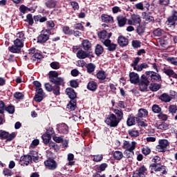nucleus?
I'll use <instances>...</instances> for the list:
<instances>
[{
	"mask_svg": "<svg viewBox=\"0 0 177 177\" xmlns=\"http://www.w3.org/2000/svg\"><path fill=\"white\" fill-rule=\"evenodd\" d=\"M48 81L53 84L46 83L44 84L46 91L47 92H53L55 96H60V86H64L66 82L64 78L59 77V73L56 71H50L48 74Z\"/></svg>",
	"mask_w": 177,
	"mask_h": 177,
	"instance_id": "nucleus-1",
	"label": "nucleus"
},
{
	"mask_svg": "<svg viewBox=\"0 0 177 177\" xmlns=\"http://www.w3.org/2000/svg\"><path fill=\"white\" fill-rule=\"evenodd\" d=\"M65 92L69 99H71V101L66 106V109H68L71 111H74L77 107V100H75L77 99V93H75V91L71 87L67 88Z\"/></svg>",
	"mask_w": 177,
	"mask_h": 177,
	"instance_id": "nucleus-2",
	"label": "nucleus"
},
{
	"mask_svg": "<svg viewBox=\"0 0 177 177\" xmlns=\"http://www.w3.org/2000/svg\"><path fill=\"white\" fill-rule=\"evenodd\" d=\"M105 124L110 128H117L120 122L117 120V116L114 113H110L104 120Z\"/></svg>",
	"mask_w": 177,
	"mask_h": 177,
	"instance_id": "nucleus-3",
	"label": "nucleus"
},
{
	"mask_svg": "<svg viewBox=\"0 0 177 177\" xmlns=\"http://www.w3.org/2000/svg\"><path fill=\"white\" fill-rule=\"evenodd\" d=\"M24 46V41L17 38L14 41V45L10 47H8V50L11 53H20L21 52V48Z\"/></svg>",
	"mask_w": 177,
	"mask_h": 177,
	"instance_id": "nucleus-4",
	"label": "nucleus"
},
{
	"mask_svg": "<svg viewBox=\"0 0 177 177\" xmlns=\"http://www.w3.org/2000/svg\"><path fill=\"white\" fill-rule=\"evenodd\" d=\"M158 161H161V158L159 156H155L152 159V162L153 163L151 164L149 166L151 171L153 169L155 172H160L162 168H165V166L161 165V163L158 162Z\"/></svg>",
	"mask_w": 177,
	"mask_h": 177,
	"instance_id": "nucleus-5",
	"label": "nucleus"
},
{
	"mask_svg": "<svg viewBox=\"0 0 177 177\" xmlns=\"http://www.w3.org/2000/svg\"><path fill=\"white\" fill-rule=\"evenodd\" d=\"M139 86L140 91L141 92H147V87L150 84V81L149 80V77L146 76V75H142L141 76V79L139 80L138 83Z\"/></svg>",
	"mask_w": 177,
	"mask_h": 177,
	"instance_id": "nucleus-6",
	"label": "nucleus"
},
{
	"mask_svg": "<svg viewBox=\"0 0 177 177\" xmlns=\"http://www.w3.org/2000/svg\"><path fill=\"white\" fill-rule=\"evenodd\" d=\"M169 146V142L167 139H161L158 141V145L156 146V151L158 153H165L167 147Z\"/></svg>",
	"mask_w": 177,
	"mask_h": 177,
	"instance_id": "nucleus-7",
	"label": "nucleus"
},
{
	"mask_svg": "<svg viewBox=\"0 0 177 177\" xmlns=\"http://www.w3.org/2000/svg\"><path fill=\"white\" fill-rule=\"evenodd\" d=\"M176 21H177V11L176 10H173L171 11V16L167 18L166 21V24L169 26V27H176Z\"/></svg>",
	"mask_w": 177,
	"mask_h": 177,
	"instance_id": "nucleus-8",
	"label": "nucleus"
},
{
	"mask_svg": "<svg viewBox=\"0 0 177 177\" xmlns=\"http://www.w3.org/2000/svg\"><path fill=\"white\" fill-rule=\"evenodd\" d=\"M145 75L149 81L150 80L152 82H156V81L160 82L161 81V75L154 71H146Z\"/></svg>",
	"mask_w": 177,
	"mask_h": 177,
	"instance_id": "nucleus-9",
	"label": "nucleus"
},
{
	"mask_svg": "<svg viewBox=\"0 0 177 177\" xmlns=\"http://www.w3.org/2000/svg\"><path fill=\"white\" fill-rule=\"evenodd\" d=\"M16 138V133L12 132L11 134H9V132L5 131L3 130H0V139L2 140L6 139L8 142L13 140Z\"/></svg>",
	"mask_w": 177,
	"mask_h": 177,
	"instance_id": "nucleus-10",
	"label": "nucleus"
},
{
	"mask_svg": "<svg viewBox=\"0 0 177 177\" xmlns=\"http://www.w3.org/2000/svg\"><path fill=\"white\" fill-rule=\"evenodd\" d=\"M133 9H137L138 10H145L147 9V11L150 10V3L147 1H144L135 4Z\"/></svg>",
	"mask_w": 177,
	"mask_h": 177,
	"instance_id": "nucleus-11",
	"label": "nucleus"
},
{
	"mask_svg": "<svg viewBox=\"0 0 177 177\" xmlns=\"http://www.w3.org/2000/svg\"><path fill=\"white\" fill-rule=\"evenodd\" d=\"M35 95L33 98V100L36 102L37 103H41L44 99H45V92H44V89L39 88L37 90H35Z\"/></svg>",
	"mask_w": 177,
	"mask_h": 177,
	"instance_id": "nucleus-12",
	"label": "nucleus"
},
{
	"mask_svg": "<svg viewBox=\"0 0 177 177\" xmlns=\"http://www.w3.org/2000/svg\"><path fill=\"white\" fill-rule=\"evenodd\" d=\"M44 165L50 171H55L57 168V162L56 160L52 158H48L47 160L44 161Z\"/></svg>",
	"mask_w": 177,
	"mask_h": 177,
	"instance_id": "nucleus-13",
	"label": "nucleus"
},
{
	"mask_svg": "<svg viewBox=\"0 0 177 177\" xmlns=\"http://www.w3.org/2000/svg\"><path fill=\"white\" fill-rule=\"evenodd\" d=\"M57 131L58 133L62 135H67L70 131L68 126L66 123H61L57 124Z\"/></svg>",
	"mask_w": 177,
	"mask_h": 177,
	"instance_id": "nucleus-14",
	"label": "nucleus"
},
{
	"mask_svg": "<svg viewBox=\"0 0 177 177\" xmlns=\"http://www.w3.org/2000/svg\"><path fill=\"white\" fill-rule=\"evenodd\" d=\"M148 115L149 111H147V109H145L143 108L140 109L136 115V122H139L140 120H142V118H146Z\"/></svg>",
	"mask_w": 177,
	"mask_h": 177,
	"instance_id": "nucleus-15",
	"label": "nucleus"
},
{
	"mask_svg": "<svg viewBox=\"0 0 177 177\" xmlns=\"http://www.w3.org/2000/svg\"><path fill=\"white\" fill-rule=\"evenodd\" d=\"M174 94H171V97L168 95L167 93H162L160 97V100H162V102H165V103H169L172 99H175V95H176V93L175 91L173 92Z\"/></svg>",
	"mask_w": 177,
	"mask_h": 177,
	"instance_id": "nucleus-16",
	"label": "nucleus"
},
{
	"mask_svg": "<svg viewBox=\"0 0 177 177\" xmlns=\"http://www.w3.org/2000/svg\"><path fill=\"white\" fill-rule=\"evenodd\" d=\"M103 44L106 48H108V50L109 52H114V50L117 49V44L111 43V40H110V39H105L103 41Z\"/></svg>",
	"mask_w": 177,
	"mask_h": 177,
	"instance_id": "nucleus-17",
	"label": "nucleus"
},
{
	"mask_svg": "<svg viewBox=\"0 0 177 177\" xmlns=\"http://www.w3.org/2000/svg\"><path fill=\"white\" fill-rule=\"evenodd\" d=\"M118 44L121 48H125V46H128L129 39L125 37V36L120 35L118 38Z\"/></svg>",
	"mask_w": 177,
	"mask_h": 177,
	"instance_id": "nucleus-18",
	"label": "nucleus"
},
{
	"mask_svg": "<svg viewBox=\"0 0 177 177\" xmlns=\"http://www.w3.org/2000/svg\"><path fill=\"white\" fill-rule=\"evenodd\" d=\"M129 77L131 84H133L134 85L138 84L139 81L140 80V79L139 78V74L135 72H130Z\"/></svg>",
	"mask_w": 177,
	"mask_h": 177,
	"instance_id": "nucleus-19",
	"label": "nucleus"
},
{
	"mask_svg": "<svg viewBox=\"0 0 177 177\" xmlns=\"http://www.w3.org/2000/svg\"><path fill=\"white\" fill-rule=\"evenodd\" d=\"M101 20L102 23H106V24H113L114 23V17L107 14H102L101 15Z\"/></svg>",
	"mask_w": 177,
	"mask_h": 177,
	"instance_id": "nucleus-20",
	"label": "nucleus"
},
{
	"mask_svg": "<svg viewBox=\"0 0 177 177\" xmlns=\"http://www.w3.org/2000/svg\"><path fill=\"white\" fill-rule=\"evenodd\" d=\"M111 35H113V33H108L107 30H102L100 32H97V36L100 39H105L106 38H107L106 39H110V38H111Z\"/></svg>",
	"mask_w": 177,
	"mask_h": 177,
	"instance_id": "nucleus-21",
	"label": "nucleus"
},
{
	"mask_svg": "<svg viewBox=\"0 0 177 177\" xmlns=\"http://www.w3.org/2000/svg\"><path fill=\"white\" fill-rule=\"evenodd\" d=\"M55 21L52 20L46 21V29L44 30L47 34H52V30H55Z\"/></svg>",
	"mask_w": 177,
	"mask_h": 177,
	"instance_id": "nucleus-22",
	"label": "nucleus"
},
{
	"mask_svg": "<svg viewBox=\"0 0 177 177\" xmlns=\"http://www.w3.org/2000/svg\"><path fill=\"white\" fill-rule=\"evenodd\" d=\"M116 20L118 21V27H125L128 19H127V17H124L123 15H118L116 17Z\"/></svg>",
	"mask_w": 177,
	"mask_h": 177,
	"instance_id": "nucleus-23",
	"label": "nucleus"
},
{
	"mask_svg": "<svg viewBox=\"0 0 177 177\" xmlns=\"http://www.w3.org/2000/svg\"><path fill=\"white\" fill-rule=\"evenodd\" d=\"M50 36L48 34L41 33L37 37V44H46V41L49 39Z\"/></svg>",
	"mask_w": 177,
	"mask_h": 177,
	"instance_id": "nucleus-24",
	"label": "nucleus"
},
{
	"mask_svg": "<svg viewBox=\"0 0 177 177\" xmlns=\"http://www.w3.org/2000/svg\"><path fill=\"white\" fill-rule=\"evenodd\" d=\"M44 5L48 9H54L57 5V1L56 0H45Z\"/></svg>",
	"mask_w": 177,
	"mask_h": 177,
	"instance_id": "nucleus-25",
	"label": "nucleus"
},
{
	"mask_svg": "<svg viewBox=\"0 0 177 177\" xmlns=\"http://www.w3.org/2000/svg\"><path fill=\"white\" fill-rule=\"evenodd\" d=\"M136 124V116L135 117L133 114H131L128 115L127 120V127H133Z\"/></svg>",
	"mask_w": 177,
	"mask_h": 177,
	"instance_id": "nucleus-26",
	"label": "nucleus"
},
{
	"mask_svg": "<svg viewBox=\"0 0 177 177\" xmlns=\"http://www.w3.org/2000/svg\"><path fill=\"white\" fill-rule=\"evenodd\" d=\"M47 20H48V17H42V15H41L33 16V21H35L36 24H38V21H39V23H45V21H47Z\"/></svg>",
	"mask_w": 177,
	"mask_h": 177,
	"instance_id": "nucleus-27",
	"label": "nucleus"
},
{
	"mask_svg": "<svg viewBox=\"0 0 177 177\" xmlns=\"http://www.w3.org/2000/svg\"><path fill=\"white\" fill-rule=\"evenodd\" d=\"M20 161L23 162L25 165H28L32 161V157L31 155H24L21 157Z\"/></svg>",
	"mask_w": 177,
	"mask_h": 177,
	"instance_id": "nucleus-28",
	"label": "nucleus"
},
{
	"mask_svg": "<svg viewBox=\"0 0 177 177\" xmlns=\"http://www.w3.org/2000/svg\"><path fill=\"white\" fill-rule=\"evenodd\" d=\"M41 139L44 145L48 146L50 142H52V140H50V139H52V136H50V134H48V133H46L41 136Z\"/></svg>",
	"mask_w": 177,
	"mask_h": 177,
	"instance_id": "nucleus-29",
	"label": "nucleus"
},
{
	"mask_svg": "<svg viewBox=\"0 0 177 177\" xmlns=\"http://www.w3.org/2000/svg\"><path fill=\"white\" fill-rule=\"evenodd\" d=\"M44 59V55L41 53V51L37 50L35 55L30 58L32 62H39Z\"/></svg>",
	"mask_w": 177,
	"mask_h": 177,
	"instance_id": "nucleus-30",
	"label": "nucleus"
},
{
	"mask_svg": "<svg viewBox=\"0 0 177 177\" xmlns=\"http://www.w3.org/2000/svg\"><path fill=\"white\" fill-rule=\"evenodd\" d=\"M113 113L115 114L117 120L119 121H122L124 120V112L122 109H114Z\"/></svg>",
	"mask_w": 177,
	"mask_h": 177,
	"instance_id": "nucleus-31",
	"label": "nucleus"
},
{
	"mask_svg": "<svg viewBox=\"0 0 177 177\" xmlns=\"http://www.w3.org/2000/svg\"><path fill=\"white\" fill-rule=\"evenodd\" d=\"M96 77L100 81H104L107 78V73H106V71L101 70L97 73Z\"/></svg>",
	"mask_w": 177,
	"mask_h": 177,
	"instance_id": "nucleus-32",
	"label": "nucleus"
},
{
	"mask_svg": "<svg viewBox=\"0 0 177 177\" xmlns=\"http://www.w3.org/2000/svg\"><path fill=\"white\" fill-rule=\"evenodd\" d=\"M163 73L169 77V78H175L176 80L177 79V74L172 69H164Z\"/></svg>",
	"mask_w": 177,
	"mask_h": 177,
	"instance_id": "nucleus-33",
	"label": "nucleus"
},
{
	"mask_svg": "<svg viewBox=\"0 0 177 177\" xmlns=\"http://www.w3.org/2000/svg\"><path fill=\"white\" fill-rule=\"evenodd\" d=\"M87 89L88 91H92V92H95L96 89H97V83L95 81H91L87 84Z\"/></svg>",
	"mask_w": 177,
	"mask_h": 177,
	"instance_id": "nucleus-34",
	"label": "nucleus"
},
{
	"mask_svg": "<svg viewBox=\"0 0 177 177\" xmlns=\"http://www.w3.org/2000/svg\"><path fill=\"white\" fill-rule=\"evenodd\" d=\"M109 167V165L107 163L104 162L100 165L99 166H97L95 167L96 172H99L100 174H102V172H104L106 171V169Z\"/></svg>",
	"mask_w": 177,
	"mask_h": 177,
	"instance_id": "nucleus-35",
	"label": "nucleus"
},
{
	"mask_svg": "<svg viewBox=\"0 0 177 177\" xmlns=\"http://www.w3.org/2000/svg\"><path fill=\"white\" fill-rule=\"evenodd\" d=\"M131 19L133 20L135 26L136 24H140L142 22V19L139 15L133 14L131 15Z\"/></svg>",
	"mask_w": 177,
	"mask_h": 177,
	"instance_id": "nucleus-36",
	"label": "nucleus"
},
{
	"mask_svg": "<svg viewBox=\"0 0 177 177\" xmlns=\"http://www.w3.org/2000/svg\"><path fill=\"white\" fill-rule=\"evenodd\" d=\"M82 45L84 50H89V49L92 48V44L88 39L83 40Z\"/></svg>",
	"mask_w": 177,
	"mask_h": 177,
	"instance_id": "nucleus-37",
	"label": "nucleus"
},
{
	"mask_svg": "<svg viewBox=\"0 0 177 177\" xmlns=\"http://www.w3.org/2000/svg\"><path fill=\"white\" fill-rule=\"evenodd\" d=\"M62 32H64L65 35H73L74 30L71 29L68 26H62Z\"/></svg>",
	"mask_w": 177,
	"mask_h": 177,
	"instance_id": "nucleus-38",
	"label": "nucleus"
},
{
	"mask_svg": "<svg viewBox=\"0 0 177 177\" xmlns=\"http://www.w3.org/2000/svg\"><path fill=\"white\" fill-rule=\"evenodd\" d=\"M104 52V48L100 44H97L95 48V53L97 56H100Z\"/></svg>",
	"mask_w": 177,
	"mask_h": 177,
	"instance_id": "nucleus-39",
	"label": "nucleus"
},
{
	"mask_svg": "<svg viewBox=\"0 0 177 177\" xmlns=\"http://www.w3.org/2000/svg\"><path fill=\"white\" fill-rule=\"evenodd\" d=\"M76 56L78 59H86V57H88V54L85 50H79L76 54Z\"/></svg>",
	"mask_w": 177,
	"mask_h": 177,
	"instance_id": "nucleus-40",
	"label": "nucleus"
},
{
	"mask_svg": "<svg viewBox=\"0 0 177 177\" xmlns=\"http://www.w3.org/2000/svg\"><path fill=\"white\" fill-rule=\"evenodd\" d=\"M149 89L152 92H157V91H160V89H161V84L151 83L149 86Z\"/></svg>",
	"mask_w": 177,
	"mask_h": 177,
	"instance_id": "nucleus-41",
	"label": "nucleus"
},
{
	"mask_svg": "<svg viewBox=\"0 0 177 177\" xmlns=\"http://www.w3.org/2000/svg\"><path fill=\"white\" fill-rule=\"evenodd\" d=\"M128 133L131 138H138L140 133L136 129H131L128 131Z\"/></svg>",
	"mask_w": 177,
	"mask_h": 177,
	"instance_id": "nucleus-42",
	"label": "nucleus"
},
{
	"mask_svg": "<svg viewBox=\"0 0 177 177\" xmlns=\"http://www.w3.org/2000/svg\"><path fill=\"white\" fill-rule=\"evenodd\" d=\"M86 68L88 74H92L95 71V68H96V65L93 63H89L86 66Z\"/></svg>",
	"mask_w": 177,
	"mask_h": 177,
	"instance_id": "nucleus-43",
	"label": "nucleus"
},
{
	"mask_svg": "<svg viewBox=\"0 0 177 177\" xmlns=\"http://www.w3.org/2000/svg\"><path fill=\"white\" fill-rule=\"evenodd\" d=\"M136 31L138 35H143V34H145V31H146V26L141 25L140 24L139 26L137 27Z\"/></svg>",
	"mask_w": 177,
	"mask_h": 177,
	"instance_id": "nucleus-44",
	"label": "nucleus"
},
{
	"mask_svg": "<svg viewBox=\"0 0 177 177\" xmlns=\"http://www.w3.org/2000/svg\"><path fill=\"white\" fill-rule=\"evenodd\" d=\"M49 146L50 149L54 150L56 153L60 150V147H59V145L56 144V142L53 141H50V143L47 145Z\"/></svg>",
	"mask_w": 177,
	"mask_h": 177,
	"instance_id": "nucleus-45",
	"label": "nucleus"
},
{
	"mask_svg": "<svg viewBox=\"0 0 177 177\" xmlns=\"http://www.w3.org/2000/svg\"><path fill=\"white\" fill-rule=\"evenodd\" d=\"M123 149H124V151H131V150H135L136 149V142L133 141L131 143L129 144V145H126Z\"/></svg>",
	"mask_w": 177,
	"mask_h": 177,
	"instance_id": "nucleus-46",
	"label": "nucleus"
},
{
	"mask_svg": "<svg viewBox=\"0 0 177 177\" xmlns=\"http://www.w3.org/2000/svg\"><path fill=\"white\" fill-rule=\"evenodd\" d=\"M113 158H115V160H122V158H124V153H122L120 151H115V152H113Z\"/></svg>",
	"mask_w": 177,
	"mask_h": 177,
	"instance_id": "nucleus-47",
	"label": "nucleus"
},
{
	"mask_svg": "<svg viewBox=\"0 0 177 177\" xmlns=\"http://www.w3.org/2000/svg\"><path fill=\"white\" fill-rule=\"evenodd\" d=\"M26 23H28L29 26H34V17H32V14H28L26 15V19L25 20Z\"/></svg>",
	"mask_w": 177,
	"mask_h": 177,
	"instance_id": "nucleus-48",
	"label": "nucleus"
},
{
	"mask_svg": "<svg viewBox=\"0 0 177 177\" xmlns=\"http://www.w3.org/2000/svg\"><path fill=\"white\" fill-rule=\"evenodd\" d=\"M142 16H145V21L154 23V17L149 15L147 12H142Z\"/></svg>",
	"mask_w": 177,
	"mask_h": 177,
	"instance_id": "nucleus-49",
	"label": "nucleus"
},
{
	"mask_svg": "<svg viewBox=\"0 0 177 177\" xmlns=\"http://www.w3.org/2000/svg\"><path fill=\"white\" fill-rule=\"evenodd\" d=\"M131 46L133 49H139L142 46V42L139 40H132Z\"/></svg>",
	"mask_w": 177,
	"mask_h": 177,
	"instance_id": "nucleus-50",
	"label": "nucleus"
},
{
	"mask_svg": "<svg viewBox=\"0 0 177 177\" xmlns=\"http://www.w3.org/2000/svg\"><path fill=\"white\" fill-rule=\"evenodd\" d=\"M67 159L68 161V165H70L71 167H73V165H75V161H73L74 160V154L68 153Z\"/></svg>",
	"mask_w": 177,
	"mask_h": 177,
	"instance_id": "nucleus-51",
	"label": "nucleus"
},
{
	"mask_svg": "<svg viewBox=\"0 0 177 177\" xmlns=\"http://www.w3.org/2000/svg\"><path fill=\"white\" fill-rule=\"evenodd\" d=\"M19 11L21 13H23V15H26L28 11L31 12V8L24 6V4H22L19 6Z\"/></svg>",
	"mask_w": 177,
	"mask_h": 177,
	"instance_id": "nucleus-52",
	"label": "nucleus"
},
{
	"mask_svg": "<svg viewBox=\"0 0 177 177\" xmlns=\"http://www.w3.org/2000/svg\"><path fill=\"white\" fill-rule=\"evenodd\" d=\"M92 157H93V161H94V162H100V161H103V154L93 155Z\"/></svg>",
	"mask_w": 177,
	"mask_h": 177,
	"instance_id": "nucleus-53",
	"label": "nucleus"
},
{
	"mask_svg": "<svg viewBox=\"0 0 177 177\" xmlns=\"http://www.w3.org/2000/svg\"><path fill=\"white\" fill-rule=\"evenodd\" d=\"M82 24H85V22L75 24L74 25L75 30H80V31H85V27H84V25Z\"/></svg>",
	"mask_w": 177,
	"mask_h": 177,
	"instance_id": "nucleus-54",
	"label": "nucleus"
},
{
	"mask_svg": "<svg viewBox=\"0 0 177 177\" xmlns=\"http://www.w3.org/2000/svg\"><path fill=\"white\" fill-rule=\"evenodd\" d=\"M6 111H7V113H8V114H15V106L10 104L8 106H6Z\"/></svg>",
	"mask_w": 177,
	"mask_h": 177,
	"instance_id": "nucleus-55",
	"label": "nucleus"
},
{
	"mask_svg": "<svg viewBox=\"0 0 177 177\" xmlns=\"http://www.w3.org/2000/svg\"><path fill=\"white\" fill-rule=\"evenodd\" d=\"M165 31L161 28H158L153 30V35L156 37H161L163 34H165Z\"/></svg>",
	"mask_w": 177,
	"mask_h": 177,
	"instance_id": "nucleus-56",
	"label": "nucleus"
},
{
	"mask_svg": "<svg viewBox=\"0 0 177 177\" xmlns=\"http://www.w3.org/2000/svg\"><path fill=\"white\" fill-rule=\"evenodd\" d=\"M124 155L125 156L126 158H132L133 156H135V152L133 151V150L124 151Z\"/></svg>",
	"mask_w": 177,
	"mask_h": 177,
	"instance_id": "nucleus-57",
	"label": "nucleus"
},
{
	"mask_svg": "<svg viewBox=\"0 0 177 177\" xmlns=\"http://www.w3.org/2000/svg\"><path fill=\"white\" fill-rule=\"evenodd\" d=\"M158 129H161V131H167L168 129V124L165 122H162L161 124H157Z\"/></svg>",
	"mask_w": 177,
	"mask_h": 177,
	"instance_id": "nucleus-58",
	"label": "nucleus"
},
{
	"mask_svg": "<svg viewBox=\"0 0 177 177\" xmlns=\"http://www.w3.org/2000/svg\"><path fill=\"white\" fill-rule=\"evenodd\" d=\"M152 111L156 114H160V113H161V107H160L158 104H153L152 106Z\"/></svg>",
	"mask_w": 177,
	"mask_h": 177,
	"instance_id": "nucleus-59",
	"label": "nucleus"
},
{
	"mask_svg": "<svg viewBox=\"0 0 177 177\" xmlns=\"http://www.w3.org/2000/svg\"><path fill=\"white\" fill-rule=\"evenodd\" d=\"M13 96L17 100H21L24 99V94L21 92H16L15 93H14Z\"/></svg>",
	"mask_w": 177,
	"mask_h": 177,
	"instance_id": "nucleus-60",
	"label": "nucleus"
},
{
	"mask_svg": "<svg viewBox=\"0 0 177 177\" xmlns=\"http://www.w3.org/2000/svg\"><path fill=\"white\" fill-rule=\"evenodd\" d=\"M170 38L173 39L174 44H177V32H170L167 34Z\"/></svg>",
	"mask_w": 177,
	"mask_h": 177,
	"instance_id": "nucleus-61",
	"label": "nucleus"
},
{
	"mask_svg": "<svg viewBox=\"0 0 177 177\" xmlns=\"http://www.w3.org/2000/svg\"><path fill=\"white\" fill-rule=\"evenodd\" d=\"M142 153L144 154V156H149V154L151 153V149H150L149 147H145L142 148Z\"/></svg>",
	"mask_w": 177,
	"mask_h": 177,
	"instance_id": "nucleus-62",
	"label": "nucleus"
},
{
	"mask_svg": "<svg viewBox=\"0 0 177 177\" xmlns=\"http://www.w3.org/2000/svg\"><path fill=\"white\" fill-rule=\"evenodd\" d=\"M177 111V106L176 105H170L169 106V112L174 115Z\"/></svg>",
	"mask_w": 177,
	"mask_h": 177,
	"instance_id": "nucleus-63",
	"label": "nucleus"
},
{
	"mask_svg": "<svg viewBox=\"0 0 177 177\" xmlns=\"http://www.w3.org/2000/svg\"><path fill=\"white\" fill-rule=\"evenodd\" d=\"M167 62L169 63H171V64H174V66H177V57H167Z\"/></svg>",
	"mask_w": 177,
	"mask_h": 177,
	"instance_id": "nucleus-64",
	"label": "nucleus"
}]
</instances>
